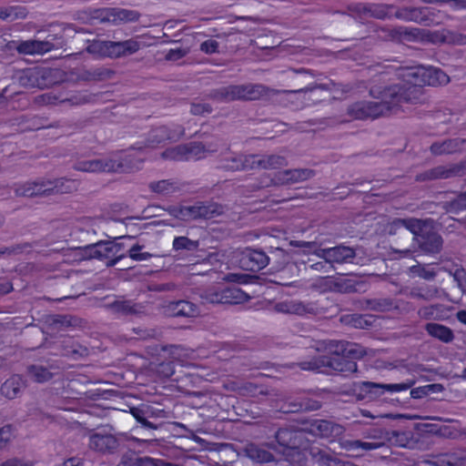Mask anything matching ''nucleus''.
I'll use <instances>...</instances> for the list:
<instances>
[{
  "label": "nucleus",
  "mask_w": 466,
  "mask_h": 466,
  "mask_svg": "<svg viewBox=\"0 0 466 466\" xmlns=\"http://www.w3.org/2000/svg\"><path fill=\"white\" fill-rule=\"evenodd\" d=\"M199 242L198 240L189 239L187 237H176L173 240V248L177 251L187 250L195 251L198 248Z\"/></svg>",
  "instance_id": "obj_50"
},
{
  "label": "nucleus",
  "mask_w": 466,
  "mask_h": 466,
  "mask_svg": "<svg viewBox=\"0 0 466 466\" xmlns=\"http://www.w3.org/2000/svg\"><path fill=\"white\" fill-rule=\"evenodd\" d=\"M133 331L141 339H157L161 335V332L157 329L135 328Z\"/></svg>",
  "instance_id": "obj_57"
},
{
  "label": "nucleus",
  "mask_w": 466,
  "mask_h": 466,
  "mask_svg": "<svg viewBox=\"0 0 466 466\" xmlns=\"http://www.w3.org/2000/svg\"><path fill=\"white\" fill-rule=\"evenodd\" d=\"M90 17L99 23L120 25L137 22L141 17V14L137 10L108 7L91 10Z\"/></svg>",
  "instance_id": "obj_13"
},
{
  "label": "nucleus",
  "mask_w": 466,
  "mask_h": 466,
  "mask_svg": "<svg viewBox=\"0 0 466 466\" xmlns=\"http://www.w3.org/2000/svg\"><path fill=\"white\" fill-rule=\"evenodd\" d=\"M385 439L391 445L407 448L413 443V433L410 431H387L385 432Z\"/></svg>",
  "instance_id": "obj_38"
},
{
  "label": "nucleus",
  "mask_w": 466,
  "mask_h": 466,
  "mask_svg": "<svg viewBox=\"0 0 466 466\" xmlns=\"http://www.w3.org/2000/svg\"><path fill=\"white\" fill-rule=\"evenodd\" d=\"M185 134L184 127H179L177 133H170L167 127L162 126L153 129L149 135V140L152 144H160L166 140H177Z\"/></svg>",
  "instance_id": "obj_37"
},
{
  "label": "nucleus",
  "mask_w": 466,
  "mask_h": 466,
  "mask_svg": "<svg viewBox=\"0 0 466 466\" xmlns=\"http://www.w3.org/2000/svg\"><path fill=\"white\" fill-rule=\"evenodd\" d=\"M309 424V431L321 438H335L344 432V428L341 425L328 420H311Z\"/></svg>",
  "instance_id": "obj_21"
},
{
  "label": "nucleus",
  "mask_w": 466,
  "mask_h": 466,
  "mask_svg": "<svg viewBox=\"0 0 466 466\" xmlns=\"http://www.w3.org/2000/svg\"><path fill=\"white\" fill-rule=\"evenodd\" d=\"M442 208L457 221H463L466 218V191L460 193L454 199L441 203Z\"/></svg>",
  "instance_id": "obj_27"
},
{
  "label": "nucleus",
  "mask_w": 466,
  "mask_h": 466,
  "mask_svg": "<svg viewBox=\"0 0 466 466\" xmlns=\"http://www.w3.org/2000/svg\"><path fill=\"white\" fill-rule=\"evenodd\" d=\"M341 320L356 329H369L373 325L375 319L370 314H349L343 316Z\"/></svg>",
  "instance_id": "obj_44"
},
{
  "label": "nucleus",
  "mask_w": 466,
  "mask_h": 466,
  "mask_svg": "<svg viewBox=\"0 0 466 466\" xmlns=\"http://www.w3.org/2000/svg\"><path fill=\"white\" fill-rule=\"evenodd\" d=\"M427 333L441 340L443 343H450L454 339V333L452 329L442 324L430 322L425 325Z\"/></svg>",
  "instance_id": "obj_36"
},
{
  "label": "nucleus",
  "mask_w": 466,
  "mask_h": 466,
  "mask_svg": "<svg viewBox=\"0 0 466 466\" xmlns=\"http://www.w3.org/2000/svg\"><path fill=\"white\" fill-rule=\"evenodd\" d=\"M124 245L115 241H98L94 244L79 247L81 255L87 259L96 258L106 262V267H113L119 261L127 258V255L121 253Z\"/></svg>",
  "instance_id": "obj_5"
},
{
  "label": "nucleus",
  "mask_w": 466,
  "mask_h": 466,
  "mask_svg": "<svg viewBox=\"0 0 466 466\" xmlns=\"http://www.w3.org/2000/svg\"><path fill=\"white\" fill-rule=\"evenodd\" d=\"M238 262L242 269L258 272L268 265V258L261 248H246L238 252Z\"/></svg>",
  "instance_id": "obj_16"
},
{
  "label": "nucleus",
  "mask_w": 466,
  "mask_h": 466,
  "mask_svg": "<svg viewBox=\"0 0 466 466\" xmlns=\"http://www.w3.org/2000/svg\"><path fill=\"white\" fill-rule=\"evenodd\" d=\"M316 88H325V85H314L298 90H276L262 84L228 85L208 91L206 97L218 103H230L236 100L253 101L271 97L279 94H295L311 92Z\"/></svg>",
  "instance_id": "obj_2"
},
{
  "label": "nucleus",
  "mask_w": 466,
  "mask_h": 466,
  "mask_svg": "<svg viewBox=\"0 0 466 466\" xmlns=\"http://www.w3.org/2000/svg\"><path fill=\"white\" fill-rule=\"evenodd\" d=\"M419 218H394L387 226V230L390 235H396L402 229L409 230L411 234L416 228L418 229Z\"/></svg>",
  "instance_id": "obj_40"
},
{
  "label": "nucleus",
  "mask_w": 466,
  "mask_h": 466,
  "mask_svg": "<svg viewBox=\"0 0 466 466\" xmlns=\"http://www.w3.org/2000/svg\"><path fill=\"white\" fill-rule=\"evenodd\" d=\"M197 205L199 219H211L224 213L223 206L216 202L198 201Z\"/></svg>",
  "instance_id": "obj_39"
},
{
  "label": "nucleus",
  "mask_w": 466,
  "mask_h": 466,
  "mask_svg": "<svg viewBox=\"0 0 466 466\" xmlns=\"http://www.w3.org/2000/svg\"><path fill=\"white\" fill-rule=\"evenodd\" d=\"M355 257V250L350 247L339 245L329 248V251H328L329 268H332L333 263H346L353 259Z\"/></svg>",
  "instance_id": "obj_32"
},
{
  "label": "nucleus",
  "mask_w": 466,
  "mask_h": 466,
  "mask_svg": "<svg viewBox=\"0 0 466 466\" xmlns=\"http://www.w3.org/2000/svg\"><path fill=\"white\" fill-rule=\"evenodd\" d=\"M253 156L238 155L228 153L222 155L219 159V168L227 171H238L248 168H254V162H251Z\"/></svg>",
  "instance_id": "obj_22"
},
{
  "label": "nucleus",
  "mask_w": 466,
  "mask_h": 466,
  "mask_svg": "<svg viewBox=\"0 0 466 466\" xmlns=\"http://www.w3.org/2000/svg\"><path fill=\"white\" fill-rule=\"evenodd\" d=\"M213 111L212 106L208 103H192L190 112L193 115L199 116L210 114Z\"/></svg>",
  "instance_id": "obj_63"
},
{
  "label": "nucleus",
  "mask_w": 466,
  "mask_h": 466,
  "mask_svg": "<svg viewBox=\"0 0 466 466\" xmlns=\"http://www.w3.org/2000/svg\"><path fill=\"white\" fill-rule=\"evenodd\" d=\"M398 18L422 24L427 20V16L421 8L404 7L396 12Z\"/></svg>",
  "instance_id": "obj_46"
},
{
  "label": "nucleus",
  "mask_w": 466,
  "mask_h": 466,
  "mask_svg": "<svg viewBox=\"0 0 466 466\" xmlns=\"http://www.w3.org/2000/svg\"><path fill=\"white\" fill-rule=\"evenodd\" d=\"M253 159L251 162H254V168H262V169H276L281 167L287 166L288 162L285 157L280 155H252Z\"/></svg>",
  "instance_id": "obj_31"
},
{
  "label": "nucleus",
  "mask_w": 466,
  "mask_h": 466,
  "mask_svg": "<svg viewBox=\"0 0 466 466\" xmlns=\"http://www.w3.org/2000/svg\"><path fill=\"white\" fill-rule=\"evenodd\" d=\"M234 390L242 397L256 398L262 400L266 396H271L272 390L262 384H256L250 381L241 382L235 385Z\"/></svg>",
  "instance_id": "obj_25"
},
{
  "label": "nucleus",
  "mask_w": 466,
  "mask_h": 466,
  "mask_svg": "<svg viewBox=\"0 0 466 466\" xmlns=\"http://www.w3.org/2000/svg\"><path fill=\"white\" fill-rule=\"evenodd\" d=\"M32 246L28 242L21 243V244H15L12 245L10 247H4L0 248V258L4 255H15V254H21L24 252V250L30 248Z\"/></svg>",
  "instance_id": "obj_55"
},
{
  "label": "nucleus",
  "mask_w": 466,
  "mask_h": 466,
  "mask_svg": "<svg viewBox=\"0 0 466 466\" xmlns=\"http://www.w3.org/2000/svg\"><path fill=\"white\" fill-rule=\"evenodd\" d=\"M439 289L436 287L426 286L420 288H413L410 289L409 296L411 299H422L425 301L431 300L438 297Z\"/></svg>",
  "instance_id": "obj_48"
},
{
  "label": "nucleus",
  "mask_w": 466,
  "mask_h": 466,
  "mask_svg": "<svg viewBox=\"0 0 466 466\" xmlns=\"http://www.w3.org/2000/svg\"><path fill=\"white\" fill-rule=\"evenodd\" d=\"M26 374L31 380L37 383H44L53 378V373L42 365L32 364L26 368Z\"/></svg>",
  "instance_id": "obj_47"
},
{
  "label": "nucleus",
  "mask_w": 466,
  "mask_h": 466,
  "mask_svg": "<svg viewBox=\"0 0 466 466\" xmlns=\"http://www.w3.org/2000/svg\"><path fill=\"white\" fill-rule=\"evenodd\" d=\"M148 188L157 194L170 195L181 189L180 184L175 179H164L152 181L148 184Z\"/></svg>",
  "instance_id": "obj_43"
},
{
  "label": "nucleus",
  "mask_w": 466,
  "mask_h": 466,
  "mask_svg": "<svg viewBox=\"0 0 466 466\" xmlns=\"http://www.w3.org/2000/svg\"><path fill=\"white\" fill-rule=\"evenodd\" d=\"M167 309L174 317L193 318L200 313L198 307L187 300L172 301L167 306Z\"/></svg>",
  "instance_id": "obj_29"
},
{
  "label": "nucleus",
  "mask_w": 466,
  "mask_h": 466,
  "mask_svg": "<svg viewBox=\"0 0 466 466\" xmlns=\"http://www.w3.org/2000/svg\"><path fill=\"white\" fill-rule=\"evenodd\" d=\"M413 380H407L401 383L383 384L371 381L356 382L353 385V393L358 400H373L385 391L397 392L407 390L414 385Z\"/></svg>",
  "instance_id": "obj_10"
},
{
  "label": "nucleus",
  "mask_w": 466,
  "mask_h": 466,
  "mask_svg": "<svg viewBox=\"0 0 466 466\" xmlns=\"http://www.w3.org/2000/svg\"><path fill=\"white\" fill-rule=\"evenodd\" d=\"M89 447L103 454H114L118 451L119 440L112 434L96 432L89 437Z\"/></svg>",
  "instance_id": "obj_18"
},
{
  "label": "nucleus",
  "mask_w": 466,
  "mask_h": 466,
  "mask_svg": "<svg viewBox=\"0 0 466 466\" xmlns=\"http://www.w3.org/2000/svg\"><path fill=\"white\" fill-rule=\"evenodd\" d=\"M59 71L50 68L29 67L15 69L12 78L21 86L44 89L56 83L55 79Z\"/></svg>",
  "instance_id": "obj_6"
},
{
  "label": "nucleus",
  "mask_w": 466,
  "mask_h": 466,
  "mask_svg": "<svg viewBox=\"0 0 466 466\" xmlns=\"http://www.w3.org/2000/svg\"><path fill=\"white\" fill-rule=\"evenodd\" d=\"M335 279L330 277L320 278L314 284V287L319 289L321 292L333 291L335 292V289L333 284Z\"/></svg>",
  "instance_id": "obj_59"
},
{
  "label": "nucleus",
  "mask_w": 466,
  "mask_h": 466,
  "mask_svg": "<svg viewBox=\"0 0 466 466\" xmlns=\"http://www.w3.org/2000/svg\"><path fill=\"white\" fill-rule=\"evenodd\" d=\"M20 16H25L24 9L22 7H0V20H15Z\"/></svg>",
  "instance_id": "obj_52"
},
{
  "label": "nucleus",
  "mask_w": 466,
  "mask_h": 466,
  "mask_svg": "<svg viewBox=\"0 0 466 466\" xmlns=\"http://www.w3.org/2000/svg\"><path fill=\"white\" fill-rule=\"evenodd\" d=\"M298 365L304 370L323 372V369H329L339 372L344 376L357 371L356 361L349 360L347 357L339 353H330L329 355L315 357L310 360L301 361Z\"/></svg>",
  "instance_id": "obj_4"
},
{
  "label": "nucleus",
  "mask_w": 466,
  "mask_h": 466,
  "mask_svg": "<svg viewBox=\"0 0 466 466\" xmlns=\"http://www.w3.org/2000/svg\"><path fill=\"white\" fill-rule=\"evenodd\" d=\"M183 221L198 220V211L197 202L192 206H184Z\"/></svg>",
  "instance_id": "obj_62"
},
{
  "label": "nucleus",
  "mask_w": 466,
  "mask_h": 466,
  "mask_svg": "<svg viewBox=\"0 0 466 466\" xmlns=\"http://www.w3.org/2000/svg\"><path fill=\"white\" fill-rule=\"evenodd\" d=\"M378 101H358L347 107V115L351 119L366 120L384 116L390 113V106L382 97H373Z\"/></svg>",
  "instance_id": "obj_12"
},
{
  "label": "nucleus",
  "mask_w": 466,
  "mask_h": 466,
  "mask_svg": "<svg viewBox=\"0 0 466 466\" xmlns=\"http://www.w3.org/2000/svg\"><path fill=\"white\" fill-rule=\"evenodd\" d=\"M167 462L160 460V459H154L151 457H140L139 458V463L138 466H167Z\"/></svg>",
  "instance_id": "obj_64"
},
{
  "label": "nucleus",
  "mask_w": 466,
  "mask_h": 466,
  "mask_svg": "<svg viewBox=\"0 0 466 466\" xmlns=\"http://www.w3.org/2000/svg\"><path fill=\"white\" fill-rule=\"evenodd\" d=\"M112 313L120 316H138L144 312L145 307L129 299H116L106 305Z\"/></svg>",
  "instance_id": "obj_24"
},
{
  "label": "nucleus",
  "mask_w": 466,
  "mask_h": 466,
  "mask_svg": "<svg viewBox=\"0 0 466 466\" xmlns=\"http://www.w3.org/2000/svg\"><path fill=\"white\" fill-rule=\"evenodd\" d=\"M62 354L72 358L73 360H79L88 356L89 350L86 347L80 345L71 338H66L60 342Z\"/></svg>",
  "instance_id": "obj_34"
},
{
  "label": "nucleus",
  "mask_w": 466,
  "mask_h": 466,
  "mask_svg": "<svg viewBox=\"0 0 466 466\" xmlns=\"http://www.w3.org/2000/svg\"><path fill=\"white\" fill-rule=\"evenodd\" d=\"M189 53L188 48H175L170 49L165 56V59L167 61H177L183 57H185Z\"/></svg>",
  "instance_id": "obj_60"
},
{
  "label": "nucleus",
  "mask_w": 466,
  "mask_h": 466,
  "mask_svg": "<svg viewBox=\"0 0 466 466\" xmlns=\"http://www.w3.org/2000/svg\"><path fill=\"white\" fill-rule=\"evenodd\" d=\"M54 48H56V46L52 42L39 40L23 41L17 46L19 53L27 55L45 54Z\"/></svg>",
  "instance_id": "obj_33"
},
{
  "label": "nucleus",
  "mask_w": 466,
  "mask_h": 466,
  "mask_svg": "<svg viewBox=\"0 0 466 466\" xmlns=\"http://www.w3.org/2000/svg\"><path fill=\"white\" fill-rule=\"evenodd\" d=\"M362 309L378 312L390 311L394 308L393 300L390 298L370 299L362 301Z\"/></svg>",
  "instance_id": "obj_45"
},
{
  "label": "nucleus",
  "mask_w": 466,
  "mask_h": 466,
  "mask_svg": "<svg viewBox=\"0 0 466 466\" xmlns=\"http://www.w3.org/2000/svg\"><path fill=\"white\" fill-rule=\"evenodd\" d=\"M80 182L76 179L60 177L50 180V196L56 194H70L78 190Z\"/></svg>",
  "instance_id": "obj_35"
},
{
  "label": "nucleus",
  "mask_w": 466,
  "mask_h": 466,
  "mask_svg": "<svg viewBox=\"0 0 466 466\" xmlns=\"http://www.w3.org/2000/svg\"><path fill=\"white\" fill-rule=\"evenodd\" d=\"M408 76L412 78V83L384 86L373 81L370 87V96L386 99L390 112L401 103L415 104L420 101L423 86L445 85L450 80L442 70L434 67H414Z\"/></svg>",
  "instance_id": "obj_1"
},
{
  "label": "nucleus",
  "mask_w": 466,
  "mask_h": 466,
  "mask_svg": "<svg viewBox=\"0 0 466 466\" xmlns=\"http://www.w3.org/2000/svg\"><path fill=\"white\" fill-rule=\"evenodd\" d=\"M316 310L313 306L309 304H304L302 302H290V314L305 315V314H315Z\"/></svg>",
  "instance_id": "obj_54"
},
{
  "label": "nucleus",
  "mask_w": 466,
  "mask_h": 466,
  "mask_svg": "<svg viewBox=\"0 0 466 466\" xmlns=\"http://www.w3.org/2000/svg\"><path fill=\"white\" fill-rule=\"evenodd\" d=\"M134 167L130 156L78 161L74 169L82 172H130Z\"/></svg>",
  "instance_id": "obj_9"
},
{
  "label": "nucleus",
  "mask_w": 466,
  "mask_h": 466,
  "mask_svg": "<svg viewBox=\"0 0 466 466\" xmlns=\"http://www.w3.org/2000/svg\"><path fill=\"white\" fill-rule=\"evenodd\" d=\"M360 285H362V282L353 279H336L333 287L335 292L352 293L359 291L358 287Z\"/></svg>",
  "instance_id": "obj_49"
},
{
  "label": "nucleus",
  "mask_w": 466,
  "mask_h": 466,
  "mask_svg": "<svg viewBox=\"0 0 466 466\" xmlns=\"http://www.w3.org/2000/svg\"><path fill=\"white\" fill-rule=\"evenodd\" d=\"M465 139L449 138L443 141H437L431 145L430 151L434 156L453 154L461 150Z\"/></svg>",
  "instance_id": "obj_28"
},
{
  "label": "nucleus",
  "mask_w": 466,
  "mask_h": 466,
  "mask_svg": "<svg viewBox=\"0 0 466 466\" xmlns=\"http://www.w3.org/2000/svg\"><path fill=\"white\" fill-rule=\"evenodd\" d=\"M267 257L268 258V265L271 263L272 268L276 270L284 268L290 259L289 253L281 248H269Z\"/></svg>",
  "instance_id": "obj_42"
},
{
  "label": "nucleus",
  "mask_w": 466,
  "mask_h": 466,
  "mask_svg": "<svg viewBox=\"0 0 466 466\" xmlns=\"http://www.w3.org/2000/svg\"><path fill=\"white\" fill-rule=\"evenodd\" d=\"M410 271L414 275H416L421 279H424L426 280H432L435 279V277L437 275V272L434 269L429 268L422 265L412 266L410 268Z\"/></svg>",
  "instance_id": "obj_53"
},
{
  "label": "nucleus",
  "mask_w": 466,
  "mask_h": 466,
  "mask_svg": "<svg viewBox=\"0 0 466 466\" xmlns=\"http://www.w3.org/2000/svg\"><path fill=\"white\" fill-rule=\"evenodd\" d=\"M116 71L106 66H96L89 69H84L79 78L86 82H101L112 79Z\"/></svg>",
  "instance_id": "obj_30"
},
{
  "label": "nucleus",
  "mask_w": 466,
  "mask_h": 466,
  "mask_svg": "<svg viewBox=\"0 0 466 466\" xmlns=\"http://www.w3.org/2000/svg\"><path fill=\"white\" fill-rule=\"evenodd\" d=\"M51 325L57 328H66L77 325V319L71 315H55L52 318Z\"/></svg>",
  "instance_id": "obj_51"
},
{
  "label": "nucleus",
  "mask_w": 466,
  "mask_h": 466,
  "mask_svg": "<svg viewBox=\"0 0 466 466\" xmlns=\"http://www.w3.org/2000/svg\"><path fill=\"white\" fill-rule=\"evenodd\" d=\"M329 353H339L347 357L349 360L356 361L365 355L363 348L356 343L348 341H335L329 343Z\"/></svg>",
  "instance_id": "obj_23"
},
{
  "label": "nucleus",
  "mask_w": 466,
  "mask_h": 466,
  "mask_svg": "<svg viewBox=\"0 0 466 466\" xmlns=\"http://www.w3.org/2000/svg\"><path fill=\"white\" fill-rule=\"evenodd\" d=\"M139 458L135 451H129L122 455L118 464L119 466H138Z\"/></svg>",
  "instance_id": "obj_58"
},
{
  "label": "nucleus",
  "mask_w": 466,
  "mask_h": 466,
  "mask_svg": "<svg viewBox=\"0 0 466 466\" xmlns=\"http://www.w3.org/2000/svg\"><path fill=\"white\" fill-rule=\"evenodd\" d=\"M466 176V160L455 164L440 165L415 176L416 182H432Z\"/></svg>",
  "instance_id": "obj_14"
},
{
  "label": "nucleus",
  "mask_w": 466,
  "mask_h": 466,
  "mask_svg": "<svg viewBox=\"0 0 466 466\" xmlns=\"http://www.w3.org/2000/svg\"><path fill=\"white\" fill-rule=\"evenodd\" d=\"M206 146L202 142H189L166 150L163 157L175 161L198 160L205 157Z\"/></svg>",
  "instance_id": "obj_15"
},
{
  "label": "nucleus",
  "mask_w": 466,
  "mask_h": 466,
  "mask_svg": "<svg viewBox=\"0 0 466 466\" xmlns=\"http://www.w3.org/2000/svg\"><path fill=\"white\" fill-rule=\"evenodd\" d=\"M26 386L25 380L21 375L15 374L1 385L0 392L8 400H14L22 394Z\"/></svg>",
  "instance_id": "obj_26"
},
{
  "label": "nucleus",
  "mask_w": 466,
  "mask_h": 466,
  "mask_svg": "<svg viewBox=\"0 0 466 466\" xmlns=\"http://www.w3.org/2000/svg\"><path fill=\"white\" fill-rule=\"evenodd\" d=\"M246 455L255 462L264 463L274 461V456L264 447L249 443L245 448Z\"/></svg>",
  "instance_id": "obj_41"
},
{
  "label": "nucleus",
  "mask_w": 466,
  "mask_h": 466,
  "mask_svg": "<svg viewBox=\"0 0 466 466\" xmlns=\"http://www.w3.org/2000/svg\"><path fill=\"white\" fill-rule=\"evenodd\" d=\"M304 442L305 438L302 431L290 428H279L274 433V440L268 441L266 446L277 453L288 457L298 452Z\"/></svg>",
  "instance_id": "obj_8"
},
{
  "label": "nucleus",
  "mask_w": 466,
  "mask_h": 466,
  "mask_svg": "<svg viewBox=\"0 0 466 466\" xmlns=\"http://www.w3.org/2000/svg\"><path fill=\"white\" fill-rule=\"evenodd\" d=\"M316 175L310 168H294L280 171L275 175V183L278 185H292L312 178Z\"/></svg>",
  "instance_id": "obj_20"
},
{
  "label": "nucleus",
  "mask_w": 466,
  "mask_h": 466,
  "mask_svg": "<svg viewBox=\"0 0 466 466\" xmlns=\"http://www.w3.org/2000/svg\"><path fill=\"white\" fill-rule=\"evenodd\" d=\"M249 298L238 287L225 284L210 287L200 294L203 304H240L248 301Z\"/></svg>",
  "instance_id": "obj_7"
},
{
  "label": "nucleus",
  "mask_w": 466,
  "mask_h": 466,
  "mask_svg": "<svg viewBox=\"0 0 466 466\" xmlns=\"http://www.w3.org/2000/svg\"><path fill=\"white\" fill-rule=\"evenodd\" d=\"M50 180L39 179L15 185V194L17 197L41 198L50 196Z\"/></svg>",
  "instance_id": "obj_17"
},
{
  "label": "nucleus",
  "mask_w": 466,
  "mask_h": 466,
  "mask_svg": "<svg viewBox=\"0 0 466 466\" xmlns=\"http://www.w3.org/2000/svg\"><path fill=\"white\" fill-rule=\"evenodd\" d=\"M453 454L452 452L440 455L434 461H428V463L432 466H453Z\"/></svg>",
  "instance_id": "obj_61"
},
{
  "label": "nucleus",
  "mask_w": 466,
  "mask_h": 466,
  "mask_svg": "<svg viewBox=\"0 0 466 466\" xmlns=\"http://www.w3.org/2000/svg\"><path fill=\"white\" fill-rule=\"evenodd\" d=\"M321 408V402L307 397L287 399L280 406L279 411L285 414L313 411Z\"/></svg>",
  "instance_id": "obj_19"
},
{
  "label": "nucleus",
  "mask_w": 466,
  "mask_h": 466,
  "mask_svg": "<svg viewBox=\"0 0 466 466\" xmlns=\"http://www.w3.org/2000/svg\"><path fill=\"white\" fill-rule=\"evenodd\" d=\"M431 219H419L418 229L412 232L413 240L420 251L426 254H437L442 248L443 239L433 228Z\"/></svg>",
  "instance_id": "obj_11"
},
{
  "label": "nucleus",
  "mask_w": 466,
  "mask_h": 466,
  "mask_svg": "<svg viewBox=\"0 0 466 466\" xmlns=\"http://www.w3.org/2000/svg\"><path fill=\"white\" fill-rule=\"evenodd\" d=\"M141 46V43L136 37L126 40L95 39L88 43L86 50L94 56L117 59L136 54Z\"/></svg>",
  "instance_id": "obj_3"
},
{
  "label": "nucleus",
  "mask_w": 466,
  "mask_h": 466,
  "mask_svg": "<svg viewBox=\"0 0 466 466\" xmlns=\"http://www.w3.org/2000/svg\"><path fill=\"white\" fill-rule=\"evenodd\" d=\"M143 248V246L139 244L134 245L129 250H128V257L136 261H143L149 259L153 257L151 253L148 252H141Z\"/></svg>",
  "instance_id": "obj_56"
}]
</instances>
